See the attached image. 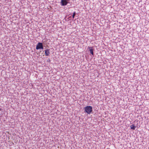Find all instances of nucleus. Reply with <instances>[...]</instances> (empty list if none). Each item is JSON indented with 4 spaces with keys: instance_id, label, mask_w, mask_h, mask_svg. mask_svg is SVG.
I'll return each instance as SVG.
<instances>
[{
    "instance_id": "obj_1",
    "label": "nucleus",
    "mask_w": 149,
    "mask_h": 149,
    "mask_svg": "<svg viewBox=\"0 0 149 149\" xmlns=\"http://www.w3.org/2000/svg\"><path fill=\"white\" fill-rule=\"evenodd\" d=\"M84 110L87 113L90 114L92 111V107L91 106H87L85 107Z\"/></svg>"
},
{
    "instance_id": "obj_2",
    "label": "nucleus",
    "mask_w": 149,
    "mask_h": 149,
    "mask_svg": "<svg viewBox=\"0 0 149 149\" xmlns=\"http://www.w3.org/2000/svg\"><path fill=\"white\" fill-rule=\"evenodd\" d=\"M36 49L37 50L40 49H43V47L42 43L41 42L38 43L36 45Z\"/></svg>"
},
{
    "instance_id": "obj_3",
    "label": "nucleus",
    "mask_w": 149,
    "mask_h": 149,
    "mask_svg": "<svg viewBox=\"0 0 149 149\" xmlns=\"http://www.w3.org/2000/svg\"><path fill=\"white\" fill-rule=\"evenodd\" d=\"M61 3L62 6H65L67 5L68 2L66 0H61Z\"/></svg>"
},
{
    "instance_id": "obj_4",
    "label": "nucleus",
    "mask_w": 149,
    "mask_h": 149,
    "mask_svg": "<svg viewBox=\"0 0 149 149\" xmlns=\"http://www.w3.org/2000/svg\"><path fill=\"white\" fill-rule=\"evenodd\" d=\"M45 53L46 56H48L49 55L50 52L49 49L46 50L45 51Z\"/></svg>"
},
{
    "instance_id": "obj_5",
    "label": "nucleus",
    "mask_w": 149,
    "mask_h": 149,
    "mask_svg": "<svg viewBox=\"0 0 149 149\" xmlns=\"http://www.w3.org/2000/svg\"><path fill=\"white\" fill-rule=\"evenodd\" d=\"M92 48V47H88V48L89 49V50L90 51V53L92 55H93V49Z\"/></svg>"
},
{
    "instance_id": "obj_6",
    "label": "nucleus",
    "mask_w": 149,
    "mask_h": 149,
    "mask_svg": "<svg viewBox=\"0 0 149 149\" xmlns=\"http://www.w3.org/2000/svg\"><path fill=\"white\" fill-rule=\"evenodd\" d=\"M130 127L132 129L134 130L135 128L136 127L134 125H132L130 126Z\"/></svg>"
},
{
    "instance_id": "obj_7",
    "label": "nucleus",
    "mask_w": 149,
    "mask_h": 149,
    "mask_svg": "<svg viewBox=\"0 0 149 149\" xmlns=\"http://www.w3.org/2000/svg\"><path fill=\"white\" fill-rule=\"evenodd\" d=\"M75 15H76L75 12H74V13H73V14L72 15V18L73 19H74V17L75 16Z\"/></svg>"
}]
</instances>
